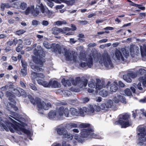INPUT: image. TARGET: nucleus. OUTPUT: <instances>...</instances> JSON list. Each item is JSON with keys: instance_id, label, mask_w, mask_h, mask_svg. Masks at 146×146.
<instances>
[{"instance_id": "nucleus-58", "label": "nucleus", "mask_w": 146, "mask_h": 146, "mask_svg": "<svg viewBox=\"0 0 146 146\" xmlns=\"http://www.w3.org/2000/svg\"><path fill=\"white\" fill-rule=\"evenodd\" d=\"M48 22L47 21L44 20L42 21V24L43 25L46 26L48 25Z\"/></svg>"}, {"instance_id": "nucleus-25", "label": "nucleus", "mask_w": 146, "mask_h": 146, "mask_svg": "<svg viewBox=\"0 0 146 146\" xmlns=\"http://www.w3.org/2000/svg\"><path fill=\"white\" fill-rule=\"evenodd\" d=\"M39 6L41 12L43 14V15L45 16L48 15L50 11L47 8H45L42 4H40V5Z\"/></svg>"}, {"instance_id": "nucleus-31", "label": "nucleus", "mask_w": 146, "mask_h": 146, "mask_svg": "<svg viewBox=\"0 0 146 146\" xmlns=\"http://www.w3.org/2000/svg\"><path fill=\"white\" fill-rule=\"evenodd\" d=\"M95 106H94V107L90 106L88 109H87V113L90 114H93L94 112V110L98 112L96 110V109L95 107Z\"/></svg>"}, {"instance_id": "nucleus-27", "label": "nucleus", "mask_w": 146, "mask_h": 146, "mask_svg": "<svg viewBox=\"0 0 146 146\" xmlns=\"http://www.w3.org/2000/svg\"><path fill=\"white\" fill-rule=\"evenodd\" d=\"M37 82L38 84L42 85L44 87L48 88L49 86V82L48 83L45 81L39 79L37 80Z\"/></svg>"}, {"instance_id": "nucleus-44", "label": "nucleus", "mask_w": 146, "mask_h": 146, "mask_svg": "<svg viewBox=\"0 0 146 146\" xmlns=\"http://www.w3.org/2000/svg\"><path fill=\"white\" fill-rule=\"evenodd\" d=\"M62 92L65 96H69L71 94V92L68 90H64Z\"/></svg>"}, {"instance_id": "nucleus-36", "label": "nucleus", "mask_w": 146, "mask_h": 146, "mask_svg": "<svg viewBox=\"0 0 146 146\" xmlns=\"http://www.w3.org/2000/svg\"><path fill=\"white\" fill-rule=\"evenodd\" d=\"M78 110L79 111V115L83 116L85 113L87 112V109L85 107L82 109Z\"/></svg>"}, {"instance_id": "nucleus-9", "label": "nucleus", "mask_w": 146, "mask_h": 146, "mask_svg": "<svg viewBox=\"0 0 146 146\" xmlns=\"http://www.w3.org/2000/svg\"><path fill=\"white\" fill-rule=\"evenodd\" d=\"M6 94L7 97H9V99L11 102H13V104L11 103L8 102L6 105L7 109L9 110H12L11 109H13L15 110L16 111L18 110L17 107L14 104H15V102L14 101V98L15 96V95L11 92L7 91L6 92Z\"/></svg>"}, {"instance_id": "nucleus-37", "label": "nucleus", "mask_w": 146, "mask_h": 146, "mask_svg": "<svg viewBox=\"0 0 146 146\" xmlns=\"http://www.w3.org/2000/svg\"><path fill=\"white\" fill-rule=\"evenodd\" d=\"M54 24L57 26H60L62 25L67 24V23L64 20L58 21L54 22Z\"/></svg>"}, {"instance_id": "nucleus-47", "label": "nucleus", "mask_w": 146, "mask_h": 146, "mask_svg": "<svg viewBox=\"0 0 146 146\" xmlns=\"http://www.w3.org/2000/svg\"><path fill=\"white\" fill-rule=\"evenodd\" d=\"M21 73L22 76H24L27 74V68H23L21 70Z\"/></svg>"}, {"instance_id": "nucleus-28", "label": "nucleus", "mask_w": 146, "mask_h": 146, "mask_svg": "<svg viewBox=\"0 0 146 146\" xmlns=\"http://www.w3.org/2000/svg\"><path fill=\"white\" fill-rule=\"evenodd\" d=\"M37 82L38 84L42 85L44 87L48 88L49 86V82L48 83L45 81L39 79L37 80Z\"/></svg>"}, {"instance_id": "nucleus-10", "label": "nucleus", "mask_w": 146, "mask_h": 146, "mask_svg": "<svg viewBox=\"0 0 146 146\" xmlns=\"http://www.w3.org/2000/svg\"><path fill=\"white\" fill-rule=\"evenodd\" d=\"M36 103L38 112L42 114L43 113V110H47L51 106V104L49 102L46 103L41 101L40 99L36 101Z\"/></svg>"}, {"instance_id": "nucleus-24", "label": "nucleus", "mask_w": 146, "mask_h": 146, "mask_svg": "<svg viewBox=\"0 0 146 146\" xmlns=\"http://www.w3.org/2000/svg\"><path fill=\"white\" fill-rule=\"evenodd\" d=\"M73 80H75L72 77H70L69 80H66L65 78H63L61 81L62 84L64 86H66V85L68 86H70L71 85V83Z\"/></svg>"}, {"instance_id": "nucleus-45", "label": "nucleus", "mask_w": 146, "mask_h": 146, "mask_svg": "<svg viewBox=\"0 0 146 146\" xmlns=\"http://www.w3.org/2000/svg\"><path fill=\"white\" fill-rule=\"evenodd\" d=\"M38 73L36 72H32L31 74V76L33 79H35L38 77Z\"/></svg>"}, {"instance_id": "nucleus-57", "label": "nucleus", "mask_w": 146, "mask_h": 146, "mask_svg": "<svg viewBox=\"0 0 146 146\" xmlns=\"http://www.w3.org/2000/svg\"><path fill=\"white\" fill-rule=\"evenodd\" d=\"M9 88V87L7 85H6L5 86L1 88V89L3 91H5L7 89Z\"/></svg>"}, {"instance_id": "nucleus-17", "label": "nucleus", "mask_w": 146, "mask_h": 146, "mask_svg": "<svg viewBox=\"0 0 146 146\" xmlns=\"http://www.w3.org/2000/svg\"><path fill=\"white\" fill-rule=\"evenodd\" d=\"M71 28L68 27H64L62 28H54L52 29V33L55 35H57L61 33H66L67 32L70 31Z\"/></svg>"}, {"instance_id": "nucleus-21", "label": "nucleus", "mask_w": 146, "mask_h": 146, "mask_svg": "<svg viewBox=\"0 0 146 146\" xmlns=\"http://www.w3.org/2000/svg\"><path fill=\"white\" fill-rule=\"evenodd\" d=\"M135 84H133V86H131L130 87V89L127 88L125 89L124 90V93L125 95L128 96H130L132 95V92L131 91V90L133 93H135Z\"/></svg>"}, {"instance_id": "nucleus-20", "label": "nucleus", "mask_w": 146, "mask_h": 146, "mask_svg": "<svg viewBox=\"0 0 146 146\" xmlns=\"http://www.w3.org/2000/svg\"><path fill=\"white\" fill-rule=\"evenodd\" d=\"M25 13L26 15L31 13L34 16H36L39 14V12L37 10H35L34 6L32 5L29 7L25 11Z\"/></svg>"}, {"instance_id": "nucleus-12", "label": "nucleus", "mask_w": 146, "mask_h": 146, "mask_svg": "<svg viewBox=\"0 0 146 146\" xmlns=\"http://www.w3.org/2000/svg\"><path fill=\"white\" fill-rule=\"evenodd\" d=\"M88 82V80L85 77H83L81 78L79 77L76 78L75 80H73L72 82L73 85H77L81 88H84L86 86Z\"/></svg>"}, {"instance_id": "nucleus-6", "label": "nucleus", "mask_w": 146, "mask_h": 146, "mask_svg": "<svg viewBox=\"0 0 146 146\" xmlns=\"http://www.w3.org/2000/svg\"><path fill=\"white\" fill-rule=\"evenodd\" d=\"M130 115L128 114L120 115L118 120L115 122L116 125L120 124L122 128H126L131 125V121L129 120Z\"/></svg>"}, {"instance_id": "nucleus-34", "label": "nucleus", "mask_w": 146, "mask_h": 146, "mask_svg": "<svg viewBox=\"0 0 146 146\" xmlns=\"http://www.w3.org/2000/svg\"><path fill=\"white\" fill-rule=\"evenodd\" d=\"M70 111L71 114L74 116L79 115V111L78 110L74 108H71L70 109Z\"/></svg>"}, {"instance_id": "nucleus-64", "label": "nucleus", "mask_w": 146, "mask_h": 146, "mask_svg": "<svg viewBox=\"0 0 146 146\" xmlns=\"http://www.w3.org/2000/svg\"><path fill=\"white\" fill-rule=\"evenodd\" d=\"M38 77H40L42 78L44 77V74L42 73H38Z\"/></svg>"}, {"instance_id": "nucleus-63", "label": "nucleus", "mask_w": 146, "mask_h": 146, "mask_svg": "<svg viewBox=\"0 0 146 146\" xmlns=\"http://www.w3.org/2000/svg\"><path fill=\"white\" fill-rule=\"evenodd\" d=\"M17 40V43L19 44V45L22 46V44L23 43L22 40L21 39H19Z\"/></svg>"}, {"instance_id": "nucleus-7", "label": "nucleus", "mask_w": 146, "mask_h": 146, "mask_svg": "<svg viewBox=\"0 0 146 146\" xmlns=\"http://www.w3.org/2000/svg\"><path fill=\"white\" fill-rule=\"evenodd\" d=\"M93 129L90 128L83 129L81 132V136L79 137L77 135H76L74 139L78 142L83 143L84 141V138H91V134H92Z\"/></svg>"}, {"instance_id": "nucleus-41", "label": "nucleus", "mask_w": 146, "mask_h": 146, "mask_svg": "<svg viewBox=\"0 0 146 146\" xmlns=\"http://www.w3.org/2000/svg\"><path fill=\"white\" fill-rule=\"evenodd\" d=\"M27 5L26 3L24 2H22L20 4V8L23 10H25L27 7Z\"/></svg>"}, {"instance_id": "nucleus-14", "label": "nucleus", "mask_w": 146, "mask_h": 146, "mask_svg": "<svg viewBox=\"0 0 146 146\" xmlns=\"http://www.w3.org/2000/svg\"><path fill=\"white\" fill-rule=\"evenodd\" d=\"M137 76V74L131 71L128 70L126 71L123 76V79L127 82H131L132 79L135 78Z\"/></svg>"}, {"instance_id": "nucleus-54", "label": "nucleus", "mask_w": 146, "mask_h": 146, "mask_svg": "<svg viewBox=\"0 0 146 146\" xmlns=\"http://www.w3.org/2000/svg\"><path fill=\"white\" fill-rule=\"evenodd\" d=\"M22 49V46L19 45L16 48V50L18 52H20Z\"/></svg>"}, {"instance_id": "nucleus-49", "label": "nucleus", "mask_w": 146, "mask_h": 146, "mask_svg": "<svg viewBox=\"0 0 146 146\" xmlns=\"http://www.w3.org/2000/svg\"><path fill=\"white\" fill-rule=\"evenodd\" d=\"M93 131L94 130H93V132H92V134H91V137H93L94 138H96V139H100V137H99V136L98 135L96 134H95L94 132H93Z\"/></svg>"}, {"instance_id": "nucleus-4", "label": "nucleus", "mask_w": 146, "mask_h": 146, "mask_svg": "<svg viewBox=\"0 0 146 146\" xmlns=\"http://www.w3.org/2000/svg\"><path fill=\"white\" fill-rule=\"evenodd\" d=\"M37 48V50L36 48L34 49V54L35 56H33L32 57L33 61L36 65H31V68L34 70L37 71H41L43 69L38 66L40 65L39 66L40 67L43 66V62H44V61L42 60V58L41 56L44 57L45 55L40 46H38Z\"/></svg>"}, {"instance_id": "nucleus-62", "label": "nucleus", "mask_w": 146, "mask_h": 146, "mask_svg": "<svg viewBox=\"0 0 146 146\" xmlns=\"http://www.w3.org/2000/svg\"><path fill=\"white\" fill-rule=\"evenodd\" d=\"M7 45L9 46H11L13 43V41L10 40L7 42Z\"/></svg>"}, {"instance_id": "nucleus-19", "label": "nucleus", "mask_w": 146, "mask_h": 146, "mask_svg": "<svg viewBox=\"0 0 146 146\" xmlns=\"http://www.w3.org/2000/svg\"><path fill=\"white\" fill-rule=\"evenodd\" d=\"M113 100L115 103H118L121 102L124 104L126 103V100L125 97L119 94L116 95L113 98Z\"/></svg>"}, {"instance_id": "nucleus-16", "label": "nucleus", "mask_w": 146, "mask_h": 146, "mask_svg": "<svg viewBox=\"0 0 146 146\" xmlns=\"http://www.w3.org/2000/svg\"><path fill=\"white\" fill-rule=\"evenodd\" d=\"M145 76L140 78L139 80L140 82L137 84V88L141 90L142 92H144L146 90L145 88L146 87V74Z\"/></svg>"}, {"instance_id": "nucleus-35", "label": "nucleus", "mask_w": 146, "mask_h": 146, "mask_svg": "<svg viewBox=\"0 0 146 146\" xmlns=\"http://www.w3.org/2000/svg\"><path fill=\"white\" fill-rule=\"evenodd\" d=\"M62 2H63L68 5H72L75 3L74 0H62Z\"/></svg>"}, {"instance_id": "nucleus-5", "label": "nucleus", "mask_w": 146, "mask_h": 146, "mask_svg": "<svg viewBox=\"0 0 146 146\" xmlns=\"http://www.w3.org/2000/svg\"><path fill=\"white\" fill-rule=\"evenodd\" d=\"M69 110L66 108L65 109L63 107H60L57 112L54 111H50L48 114V116L50 119L54 118L55 119H60L61 117L65 115L66 117H68Z\"/></svg>"}, {"instance_id": "nucleus-23", "label": "nucleus", "mask_w": 146, "mask_h": 146, "mask_svg": "<svg viewBox=\"0 0 146 146\" xmlns=\"http://www.w3.org/2000/svg\"><path fill=\"white\" fill-rule=\"evenodd\" d=\"M49 87L52 88H58L61 86L60 84L56 81L51 80L49 82Z\"/></svg>"}, {"instance_id": "nucleus-59", "label": "nucleus", "mask_w": 146, "mask_h": 146, "mask_svg": "<svg viewBox=\"0 0 146 146\" xmlns=\"http://www.w3.org/2000/svg\"><path fill=\"white\" fill-rule=\"evenodd\" d=\"M119 86L121 87H124L125 86V85L121 81L119 82Z\"/></svg>"}, {"instance_id": "nucleus-38", "label": "nucleus", "mask_w": 146, "mask_h": 146, "mask_svg": "<svg viewBox=\"0 0 146 146\" xmlns=\"http://www.w3.org/2000/svg\"><path fill=\"white\" fill-rule=\"evenodd\" d=\"M15 91L18 92L20 94V95L24 96H26V93L21 88H19L18 89H16L15 90Z\"/></svg>"}, {"instance_id": "nucleus-13", "label": "nucleus", "mask_w": 146, "mask_h": 146, "mask_svg": "<svg viewBox=\"0 0 146 146\" xmlns=\"http://www.w3.org/2000/svg\"><path fill=\"white\" fill-rule=\"evenodd\" d=\"M113 106V102L111 100H108L104 103H102L100 106H95L96 110L100 111L101 110L107 111Z\"/></svg>"}, {"instance_id": "nucleus-3", "label": "nucleus", "mask_w": 146, "mask_h": 146, "mask_svg": "<svg viewBox=\"0 0 146 146\" xmlns=\"http://www.w3.org/2000/svg\"><path fill=\"white\" fill-rule=\"evenodd\" d=\"M54 50L58 52L59 54L62 53L65 56L67 60L70 61L78 66L79 65L80 60H79L77 56V54L73 50H67L65 47L61 48L58 44H54L53 46Z\"/></svg>"}, {"instance_id": "nucleus-29", "label": "nucleus", "mask_w": 146, "mask_h": 146, "mask_svg": "<svg viewBox=\"0 0 146 146\" xmlns=\"http://www.w3.org/2000/svg\"><path fill=\"white\" fill-rule=\"evenodd\" d=\"M37 82L38 84L42 85L44 87L48 88L49 86V82L48 83L45 81L39 79L37 80Z\"/></svg>"}, {"instance_id": "nucleus-52", "label": "nucleus", "mask_w": 146, "mask_h": 146, "mask_svg": "<svg viewBox=\"0 0 146 146\" xmlns=\"http://www.w3.org/2000/svg\"><path fill=\"white\" fill-rule=\"evenodd\" d=\"M29 86L30 87V88L33 90H36L37 88L36 87V86L34 85L33 84H29Z\"/></svg>"}, {"instance_id": "nucleus-61", "label": "nucleus", "mask_w": 146, "mask_h": 146, "mask_svg": "<svg viewBox=\"0 0 146 146\" xmlns=\"http://www.w3.org/2000/svg\"><path fill=\"white\" fill-rule=\"evenodd\" d=\"M83 101L84 103H86L88 102L90 100V99L88 98H85L83 99Z\"/></svg>"}, {"instance_id": "nucleus-1", "label": "nucleus", "mask_w": 146, "mask_h": 146, "mask_svg": "<svg viewBox=\"0 0 146 146\" xmlns=\"http://www.w3.org/2000/svg\"><path fill=\"white\" fill-rule=\"evenodd\" d=\"M79 60L80 62L79 66L81 67L91 68L93 66L94 62H98L102 65H104L108 69L113 67L110 56L107 53H104L102 56L97 53H92L88 56L85 54L80 53Z\"/></svg>"}, {"instance_id": "nucleus-60", "label": "nucleus", "mask_w": 146, "mask_h": 146, "mask_svg": "<svg viewBox=\"0 0 146 146\" xmlns=\"http://www.w3.org/2000/svg\"><path fill=\"white\" fill-rule=\"evenodd\" d=\"M96 45V43H90L88 45V47H93L95 46Z\"/></svg>"}, {"instance_id": "nucleus-48", "label": "nucleus", "mask_w": 146, "mask_h": 146, "mask_svg": "<svg viewBox=\"0 0 146 146\" xmlns=\"http://www.w3.org/2000/svg\"><path fill=\"white\" fill-rule=\"evenodd\" d=\"M25 31L23 30H20L19 31H18L16 32V34L18 35H22L25 33Z\"/></svg>"}, {"instance_id": "nucleus-11", "label": "nucleus", "mask_w": 146, "mask_h": 146, "mask_svg": "<svg viewBox=\"0 0 146 146\" xmlns=\"http://www.w3.org/2000/svg\"><path fill=\"white\" fill-rule=\"evenodd\" d=\"M122 51L123 55L122 54L120 51L116 49L115 51L114 54L113 56L114 58L118 60H121L122 61H124L125 60L124 57L127 58L129 55V52L126 51L124 49L122 50Z\"/></svg>"}, {"instance_id": "nucleus-30", "label": "nucleus", "mask_w": 146, "mask_h": 146, "mask_svg": "<svg viewBox=\"0 0 146 146\" xmlns=\"http://www.w3.org/2000/svg\"><path fill=\"white\" fill-rule=\"evenodd\" d=\"M117 83L115 81L113 83L111 84L110 87V91L111 92H115L117 89Z\"/></svg>"}, {"instance_id": "nucleus-39", "label": "nucleus", "mask_w": 146, "mask_h": 146, "mask_svg": "<svg viewBox=\"0 0 146 146\" xmlns=\"http://www.w3.org/2000/svg\"><path fill=\"white\" fill-rule=\"evenodd\" d=\"M10 113L11 114V115H10L11 117L15 120H17V119L16 118H18V115L17 113L12 112L11 111Z\"/></svg>"}, {"instance_id": "nucleus-42", "label": "nucleus", "mask_w": 146, "mask_h": 146, "mask_svg": "<svg viewBox=\"0 0 146 146\" xmlns=\"http://www.w3.org/2000/svg\"><path fill=\"white\" fill-rule=\"evenodd\" d=\"M43 45L44 47L48 49H50L52 47L51 45L46 41L44 42Z\"/></svg>"}, {"instance_id": "nucleus-2", "label": "nucleus", "mask_w": 146, "mask_h": 146, "mask_svg": "<svg viewBox=\"0 0 146 146\" xmlns=\"http://www.w3.org/2000/svg\"><path fill=\"white\" fill-rule=\"evenodd\" d=\"M7 119V120L1 119L0 126H2L7 131L9 130L11 132L13 133L15 130L19 134L25 133L29 138L32 140L31 137L32 134L30 131L25 129L22 123H19L16 122L10 117H9Z\"/></svg>"}, {"instance_id": "nucleus-46", "label": "nucleus", "mask_w": 146, "mask_h": 146, "mask_svg": "<svg viewBox=\"0 0 146 146\" xmlns=\"http://www.w3.org/2000/svg\"><path fill=\"white\" fill-rule=\"evenodd\" d=\"M87 23L88 22L86 21H78V24L80 25H86Z\"/></svg>"}, {"instance_id": "nucleus-43", "label": "nucleus", "mask_w": 146, "mask_h": 146, "mask_svg": "<svg viewBox=\"0 0 146 146\" xmlns=\"http://www.w3.org/2000/svg\"><path fill=\"white\" fill-rule=\"evenodd\" d=\"M90 124L86 123H81L79 126V127L80 128H86L89 127Z\"/></svg>"}, {"instance_id": "nucleus-53", "label": "nucleus", "mask_w": 146, "mask_h": 146, "mask_svg": "<svg viewBox=\"0 0 146 146\" xmlns=\"http://www.w3.org/2000/svg\"><path fill=\"white\" fill-rule=\"evenodd\" d=\"M21 62L23 68H27V64L26 62H23L22 60L21 61Z\"/></svg>"}, {"instance_id": "nucleus-55", "label": "nucleus", "mask_w": 146, "mask_h": 146, "mask_svg": "<svg viewBox=\"0 0 146 146\" xmlns=\"http://www.w3.org/2000/svg\"><path fill=\"white\" fill-rule=\"evenodd\" d=\"M77 41L76 40H75L73 38H71L69 42L71 44H74Z\"/></svg>"}, {"instance_id": "nucleus-26", "label": "nucleus", "mask_w": 146, "mask_h": 146, "mask_svg": "<svg viewBox=\"0 0 146 146\" xmlns=\"http://www.w3.org/2000/svg\"><path fill=\"white\" fill-rule=\"evenodd\" d=\"M140 50L142 57L146 59V45L144 44L143 46H140Z\"/></svg>"}, {"instance_id": "nucleus-15", "label": "nucleus", "mask_w": 146, "mask_h": 146, "mask_svg": "<svg viewBox=\"0 0 146 146\" xmlns=\"http://www.w3.org/2000/svg\"><path fill=\"white\" fill-rule=\"evenodd\" d=\"M57 133L60 135H63L64 137L71 140L73 137L71 134L68 133L64 127L60 126L57 129Z\"/></svg>"}, {"instance_id": "nucleus-32", "label": "nucleus", "mask_w": 146, "mask_h": 146, "mask_svg": "<svg viewBox=\"0 0 146 146\" xmlns=\"http://www.w3.org/2000/svg\"><path fill=\"white\" fill-rule=\"evenodd\" d=\"M47 3L48 6L50 7H52L53 6L52 1H54L57 3H60L62 2V0H51L50 1H48Z\"/></svg>"}, {"instance_id": "nucleus-51", "label": "nucleus", "mask_w": 146, "mask_h": 146, "mask_svg": "<svg viewBox=\"0 0 146 146\" xmlns=\"http://www.w3.org/2000/svg\"><path fill=\"white\" fill-rule=\"evenodd\" d=\"M38 24V22L36 20H33L32 22V24L35 26H37Z\"/></svg>"}, {"instance_id": "nucleus-8", "label": "nucleus", "mask_w": 146, "mask_h": 146, "mask_svg": "<svg viewBox=\"0 0 146 146\" xmlns=\"http://www.w3.org/2000/svg\"><path fill=\"white\" fill-rule=\"evenodd\" d=\"M137 135V144L140 145L144 144L146 145V130L143 127H140L138 129Z\"/></svg>"}, {"instance_id": "nucleus-40", "label": "nucleus", "mask_w": 146, "mask_h": 146, "mask_svg": "<svg viewBox=\"0 0 146 146\" xmlns=\"http://www.w3.org/2000/svg\"><path fill=\"white\" fill-rule=\"evenodd\" d=\"M100 94L103 97H105L108 95V92L106 90H103L100 92Z\"/></svg>"}, {"instance_id": "nucleus-33", "label": "nucleus", "mask_w": 146, "mask_h": 146, "mask_svg": "<svg viewBox=\"0 0 146 146\" xmlns=\"http://www.w3.org/2000/svg\"><path fill=\"white\" fill-rule=\"evenodd\" d=\"M96 83V80L91 79L88 83L89 87L92 88H95Z\"/></svg>"}, {"instance_id": "nucleus-56", "label": "nucleus", "mask_w": 146, "mask_h": 146, "mask_svg": "<svg viewBox=\"0 0 146 146\" xmlns=\"http://www.w3.org/2000/svg\"><path fill=\"white\" fill-rule=\"evenodd\" d=\"M25 44L26 45H30L31 44V42L29 40H25Z\"/></svg>"}, {"instance_id": "nucleus-50", "label": "nucleus", "mask_w": 146, "mask_h": 146, "mask_svg": "<svg viewBox=\"0 0 146 146\" xmlns=\"http://www.w3.org/2000/svg\"><path fill=\"white\" fill-rule=\"evenodd\" d=\"M146 72V70L143 68H140L139 69V73L141 74H144Z\"/></svg>"}, {"instance_id": "nucleus-22", "label": "nucleus", "mask_w": 146, "mask_h": 146, "mask_svg": "<svg viewBox=\"0 0 146 146\" xmlns=\"http://www.w3.org/2000/svg\"><path fill=\"white\" fill-rule=\"evenodd\" d=\"M130 52L131 55L133 56V55L139 53V48L136 45H131L130 47Z\"/></svg>"}, {"instance_id": "nucleus-18", "label": "nucleus", "mask_w": 146, "mask_h": 146, "mask_svg": "<svg viewBox=\"0 0 146 146\" xmlns=\"http://www.w3.org/2000/svg\"><path fill=\"white\" fill-rule=\"evenodd\" d=\"M96 80L95 89L96 91L98 92L105 87V82L104 80L98 78H96Z\"/></svg>"}]
</instances>
